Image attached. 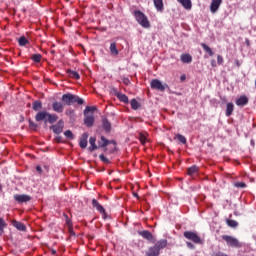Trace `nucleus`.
Returning <instances> with one entry per match:
<instances>
[{
	"mask_svg": "<svg viewBox=\"0 0 256 256\" xmlns=\"http://www.w3.org/2000/svg\"><path fill=\"white\" fill-rule=\"evenodd\" d=\"M61 101L64 103V105L68 106L74 105V103H77V105H83V103H85V100H83L81 97L71 93L63 94Z\"/></svg>",
	"mask_w": 256,
	"mask_h": 256,
	"instance_id": "1",
	"label": "nucleus"
},
{
	"mask_svg": "<svg viewBox=\"0 0 256 256\" xmlns=\"http://www.w3.org/2000/svg\"><path fill=\"white\" fill-rule=\"evenodd\" d=\"M137 23L141 25L144 29H149L151 27V23L149 22V18L145 15V13L141 12V10H135L133 13Z\"/></svg>",
	"mask_w": 256,
	"mask_h": 256,
	"instance_id": "2",
	"label": "nucleus"
},
{
	"mask_svg": "<svg viewBox=\"0 0 256 256\" xmlns=\"http://www.w3.org/2000/svg\"><path fill=\"white\" fill-rule=\"evenodd\" d=\"M93 111H95V107L91 106H86L84 110V125H86V127H93V125H95Z\"/></svg>",
	"mask_w": 256,
	"mask_h": 256,
	"instance_id": "3",
	"label": "nucleus"
},
{
	"mask_svg": "<svg viewBox=\"0 0 256 256\" xmlns=\"http://www.w3.org/2000/svg\"><path fill=\"white\" fill-rule=\"evenodd\" d=\"M222 239L227 243L228 247H233L235 249H241V247H243V244L233 236L223 235Z\"/></svg>",
	"mask_w": 256,
	"mask_h": 256,
	"instance_id": "4",
	"label": "nucleus"
},
{
	"mask_svg": "<svg viewBox=\"0 0 256 256\" xmlns=\"http://www.w3.org/2000/svg\"><path fill=\"white\" fill-rule=\"evenodd\" d=\"M183 235L185 239H188V241H192V243H195L196 245L203 244V240H201V237L199 236V234H197V232L185 231Z\"/></svg>",
	"mask_w": 256,
	"mask_h": 256,
	"instance_id": "5",
	"label": "nucleus"
},
{
	"mask_svg": "<svg viewBox=\"0 0 256 256\" xmlns=\"http://www.w3.org/2000/svg\"><path fill=\"white\" fill-rule=\"evenodd\" d=\"M150 86H151V89H156V91H161V92L165 91V89L169 87V85L161 83L159 79H153L150 82Z\"/></svg>",
	"mask_w": 256,
	"mask_h": 256,
	"instance_id": "6",
	"label": "nucleus"
},
{
	"mask_svg": "<svg viewBox=\"0 0 256 256\" xmlns=\"http://www.w3.org/2000/svg\"><path fill=\"white\" fill-rule=\"evenodd\" d=\"M14 201L17 203H29V201H31V196L27 194H16L14 195Z\"/></svg>",
	"mask_w": 256,
	"mask_h": 256,
	"instance_id": "7",
	"label": "nucleus"
},
{
	"mask_svg": "<svg viewBox=\"0 0 256 256\" xmlns=\"http://www.w3.org/2000/svg\"><path fill=\"white\" fill-rule=\"evenodd\" d=\"M138 235H140V237H143V239H146V241H150L152 243L155 242V238L153 237V234L148 230L139 231Z\"/></svg>",
	"mask_w": 256,
	"mask_h": 256,
	"instance_id": "8",
	"label": "nucleus"
},
{
	"mask_svg": "<svg viewBox=\"0 0 256 256\" xmlns=\"http://www.w3.org/2000/svg\"><path fill=\"white\" fill-rule=\"evenodd\" d=\"M52 109L55 113H63L65 111V104L59 101H55L52 103Z\"/></svg>",
	"mask_w": 256,
	"mask_h": 256,
	"instance_id": "9",
	"label": "nucleus"
},
{
	"mask_svg": "<svg viewBox=\"0 0 256 256\" xmlns=\"http://www.w3.org/2000/svg\"><path fill=\"white\" fill-rule=\"evenodd\" d=\"M63 127V120H59L56 125L51 126V129L53 130V133H55L56 135H61V133H63Z\"/></svg>",
	"mask_w": 256,
	"mask_h": 256,
	"instance_id": "10",
	"label": "nucleus"
},
{
	"mask_svg": "<svg viewBox=\"0 0 256 256\" xmlns=\"http://www.w3.org/2000/svg\"><path fill=\"white\" fill-rule=\"evenodd\" d=\"M221 3H223V0H212L210 4L211 13H217V10L221 7Z\"/></svg>",
	"mask_w": 256,
	"mask_h": 256,
	"instance_id": "11",
	"label": "nucleus"
},
{
	"mask_svg": "<svg viewBox=\"0 0 256 256\" xmlns=\"http://www.w3.org/2000/svg\"><path fill=\"white\" fill-rule=\"evenodd\" d=\"M87 139H89V133L85 132L80 137L79 145L81 149L87 148Z\"/></svg>",
	"mask_w": 256,
	"mask_h": 256,
	"instance_id": "12",
	"label": "nucleus"
},
{
	"mask_svg": "<svg viewBox=\"0 0 256 256\" xmlns=\"http://www.w3.org/2000/svg\"><path fill=\"white\" fill-rule=\"evenodd\" d=\"M47 115H48V112L39 111L35 116V121L37 122L45 121V123H47Z\"/></svg>",
	"mask_w": 256,
	"mask_h": 256,
	"instance_id": "13",
	"label": "nucleus"
},
{
	"mask_svg": "<svg viewBox=\"0 0 256 256\" xmlns=\"http://www.w3.org/2000/svg\"><path fill=\"white\" fill-rule=\"evenodd\" d=\"M167 239L159 240L155 243L154 247L158 249V252L160 253L161 249H165L167 247Z\"/></svg>",
	"mask_w": 256,
	"mask_h": 256,
	"instance_id": "14",
	"label": "nucleus"
},
{
	"mask_svg": "<svg viewBox=\"0 0 256 256\" xmlns=\"http://www.w3.org/2000/svg\"><path fill=\"white\" fill-rule=\"evenodd\" d=\"M247 103H249V98H247V96H241L240 98H238L236 100V105L238 107H245V105H247Z\"/></svg>",
	"mask_w": 256,
	"mask_h": 256,
	"instance_id": "15",
	"label": "nucleus"
},
{
	"mask_svg": "<svg viewBox=\"0 0 256 256\" xmlns=\"http://www.w3.org/2000/svg\"><path fill=\"white\" fill-rule=\"evenodd\" d=\"M13 227H15L18 231H27V226L23 224V222H19L17 220H14L12 222Z\"/></svg>",
	"mask_w": 256,
	"mask_h": 256,
	"instance_id": "16",
	"label": "nucleus"
},
{
	"mask_svg": "<svg viewBox=\"0 0 256 256\" xmlns=\"http://www.w3.org/2000/svg\"><path fill=\"white\" fill-rule=\"evenodd\" d=\"M154 7L159 13H163V9H165L163 5V0H153Z\"/></svg>",
	"mask_w": 256,
	"mask_h": 256,
	"instance_id": "17",
	"label": "nucleus"
},
{
	"mask_svg": "<svg viewBox=\"0 0 256 256\" xmlns=\"http://www.w3.org/2000/svg\"><path fill=\"white\" fill-rule=\"evenodd\" d=\"M233 111H235V105L232 102L227 103L226 105V117H231L233 115Z\"/></svg>",
	"mask_w": 256,
	"mask_h": 256,
	"instance_id": "18",
	"label": "nucleus"
},
{
	"mask_svg": "<svg viewBox=\"0 0 256 256\" xmlns=\"http://www.w3.org/2000/svg\"><path fill=\"white\" fill-rule=\"evenodd\" d=\"M160 252L155 246H151L148 248L146 252V256H159Z\"/></svg>",
	"mask_w": 256,
	"mask_h": 256,
	"instance_id": "19",
	"label": "nucleus"
},
{
	"mask_svg": "<svg viewBox=\"0 0 256 256\" xmlns=\"http://www.w3.org/2000/svg\"><path fill=\"white\" fill-rule=\"evenodd\" d=\"M110 53H111V55H113V57H117V55H119V50L117 49L116 42H112L110 44Z\"/></svg>",
	"mask_w": 256,
	"mask_h": 256,
	"instance_id": "20",
	"label": "nucleus"
},
{
	"mask_svg": "<svg viewBox=\"0 0 256 256\" xmlns=\"http://www.w3.org/2000/svg\"><path fill=\"white\" fill-rule=\"evenodd\" d=\"M67 75L71 78V79H76L79 80L81 79V76L79 75V73L77 71H73L71 69H68L66 71Z\"/></svg>",
	"mask_w": 256,
	"mask_h": 256,
	"instance_id": "21",
	"label": "nucleus"
},
{
	"mask_svg": "<svg viewBox=\"0 0 256 256\" xmlns=\"http://www.w3.org/2000/svg\"><path fill=\"white\" fill-rule=\"evenodd\" d=\"M96 141H97V138H95V137H90V139H89V143L91 145V147H89V151L91 153H93V151H96V149H98Z\"/></svg>",
	"mask_w": 256,
	"mask_h": 256,
	"instance_id": "22",
	"label": "nucleus"
},
{
	"mask_svg": "<svg viewBox=\"0 0 256 256\" xmlns=\"http://www.w3.org/2000/svg\"><path fill=\"white\" fill-rule=\"evenodd\" d=\"M92 207L97 209V211H99V213H105V208H103L101 206V204H99V202L96 199L92 200Z\"/></svg>",
	"mask_w": 256,
	"mask_h": 256,
	"instance_id": "23",
	"label": "nucleus"
},
{
	"mask_svg": "<svg viewBox=\"0 0 256 256\" xmlns=\"http://www.w3.org/2000/svg\"><path fill=\"white\" fill-rule=\"evenodd\" d=\"M102 127L104 131H106V133H109L111 131V123L109 122V120H107V118H104L102 120Z\"/></svg>",
	"mask_w": 256,
	"mask_h": 256,
	"instance_id": "24",
	"label": "nucleus"
},
{
	"mask_svg": "<svg viewBox=\"0 0 256 256\" xmlns=\"http://www.w3.org/2000/svg\"><path fill=\"white\" fill-rule=\"evenodd\" d=\"M33 111H39L43 109V103L40 100H36L32 103Z\"/></svg>",
	"mask_w": 256,
	"mask_h": 256,
	"instance_id": "25",
	"label": "nucleus"
},
{
	"mask_svg": "<svg viewBox=\"0 0 256 256\" xmlns=\"http://www.w3.org/2000/svg\"><path fill=\"white\" fill-rule=\"evenodd\" d=\"M59 119V116H57L56 114H49L48 112V115H47V121L48 123H57V120Z\"/></svg>",
	"mask_w": 256,
	"mask_h": 256,
	"instance_id": "26",
	"label": "nucleus"
},
{
	"mask_svg": "<svg viewBox=\"0 0 256 256\" xmlns=\"http://www.w3.org/2000/svg\"><path fill=\"white\" fill-rule=\"evenodd\" d=\"M180 59L182 63H191V61H193V57H191L190 54H182Z\"/></svg>",
	"mask_w": 256,
	"mask_h": 256,
	"instance_id": "27",
	"label": "nucleus"
},
{
	"mask_svg": "<svg viewBox=\"0 0 256 256\" xmlns=\"http://www.w3.org/2000/svg\"><path fill=\"white\" fill-rule=\"evenodd\" d=\"M178 3H181L182 7H184V9H191L192 4H191V0H177Z\"/></svg>",
	"mask_w": 256,
	"mask_h": 256,
	"instance_id": "28",
	"label": "nucleus"
},
{
	"mask_svg": "<svg viewBox=\"0 0 256 256\" xmlns=\"http://www.w3.org/2000/svg\"><path fill=\"white\" fill-rule=\"evenodd\" d=\"M201 47L204 49L205 53H208V55L210 57H213L214 53H213V50L211 49V47H209L207 44L205 43H202L201 44Z\"/></svg>",
	"mask_w": 256,
	"mask_h": 256,
	"instance_id": "29",
	"label": "nucleus"
},
{
	"mask_svg": "<svg viewBox=\"0 0 256 256\" xmlns=\"http://www.w3.org/2000/svg\"><path fill=\"white\" fill-rule=\"evenodd\" d=\"M116 97H118L119 101L122 103H129V97H127L125 94L117 93Z\"/></svg>",
	"mask_w": 256,
	"mask_h": 256,
	"instance_id": "30",
	"label": "nucleus"
},
{
	"mask_svg": "<svg viewBox=\"0 0 256 256\" xmlns=\"http://www.w3.org/2000/svg\"><path fill=\"white\" fill-rule=\"evenodd\" d=\"M107 145H109V140H107L105 136H101L99 141V147L103 148V147H107Z\"/></svg>",
	"mask_w": 256,
	"mask_h": 256,
	"instance_id": "31",
	"label": "nucleus"
},
{
	"mask_svg": "<svg viewBox=\"0 0 256 256\" xmlns=\"http://www.w3.org/2000/svg\"><path fill=\"white\" fill-rule=\"evenodd\" d=\"M18 43L20 47H25V45L29 44V40L25 36H22L18 39Z\"/></svg>",
	"mask_w": 256,
	"mask_h": 256,
	"instance_id": "32",
	"label": "nucleus"
},
{
	"mask_svg": "<svg viewBox=\"0 0 256 256\" xmlns=\"http://www.w3.org/2000/svg\"><path fill=\"white\" fill-rule=\"evenodd\" d=\"M199 171V168L197 166H191L190 168H188L187 170V174L188 175H195V173H197Z\"/></svg>",
	"mask_w": 256,
	"mask_h": 256,
	"instance_id": "33",
	"label": "nucleus"
},
{
	"mask_svg": "<svg viewBox=\"0 0 256 256\" xmlns=\"http://www.w3.org/2000/svg\"><path fill=\"white\" fill-rule=\"evenodd\" d=\"M31 59L34 63H41V59H43V56L41 54H34L32 55Z\"/></svg>",
	"mask_w": 256,
	"mask_h": 256,
	"instance_id": "34",
	"label": "nucleus"
},
{
	"mask_svg": "<svg viewBox=\"0 0 256 256\" xmlns=\"http://www.w3.org/2000/svg\"><path fill=\"white\" fill-rule=\"evenodd\" d=\"M130 105H131L132 109H134V111H137V109H139V107H141V104H139L136 99H132L130 102Z\"/></svg>",
	"mask_w": 256,
	"mask_h": 256,
	"instance_id": "35",
	"label": "nucleus"
},
{
	"mask_svg": "<svg viewBox=\"0 0 256 256\" xmlns=\"http://www.w3.org/2000/svg\"><path fill=\"white\" fill-rule=\"evenodd\" d=\"M176 139H178V141L182 143V145H187V138H185V136L177 134Z\"/></svg>",
	"mask_w": 256,
	"mask_h": 256,
	"instance_id": "36",
	"label": "nucleus"
},
{
	"mask_svg": "<svg viewBox=\"0 0 256 256\" xmlns=\"http://www.w3.org/2000/svg\"><path fill=\"white\" fill-rule=\"evenodd\" d=\"M226 224L228 225V227H232L233 229H235V227H237V225H239V223H237V221L231 220V219H227Z\"/></svg>",
	"mask_w": 256,
	"mask_h": 256,
	"instance_id": "37",
	"label": "nucleus"
},
{
	"mask_svg": "<svg viewBox=\"0 0 256 256\" xmlns=\"http://www.w3.org/2000/svg\"><path fill=\"white\" fill-rule=\"evenodd\" d=\"M138 139L142 145H145V143H147V136H145V134L143 133H139Z\"/></svg>",
	"mask_w": 256,
	"mask_h": 256,
	"instance_id": "38",
	"label": "nucleus"
},
{
	"mask_svg": "<svg viewBox=\"0 0 256 256\" xmlns=\"http://www.w3.org/2000/svg\"><path fill=\"white\" fill-rule=\"evenodd\" d=\"M5 227H7V223L3 218H0V233L4 232Z\"/></svg>",
	"mask_w": 256,
	"mask_h": 256,
	"instance_id": "39",
	"label": "nucleus"
},
{
	"mask_svg": "<svg viewBox=\"0 0 256 256\" xmlns=\"http://www.w3.org/2000/svg\"><path fill=\"white\" fill-rule=\"evenodd\" d=\"M64 135L65 137H67V139H71V140L75 139V136L73 135V132H71V130H66L64 132Z\"/></svg>",
	"mask_w": 256,
	"mask_h": 256,
	"instance_id": "40",
	"label": "nucleus"
},
{
	"mask_svg": "<svg viewBox=\"0 0 256 256\" xmlns=\"http://www.w3.org/2000/svg\"><path fill=\"white\" fill-rule=\"evenodd\" d=\"M99 159H100V161H102L103 163H106L107 165H109V163H111L109 158L105 157V155H103V154L99 155Z\"/></svg>",
	"mask_w": 256,
	"mask_h": 256,
	"instance_id": "41",
	"label": "nucleus"
},
{
	"mask_svg": "<svg viewBox=\"0 0 256 256\" xmlns=\"http://www.w3.org/2000/svg\"><path fill=\"white\" fill-rule=\"evenodd\" d=\"M64 217L66 219V225H68V229H72L73 222H71V219H69V216L67 214H64Z\"/></svg>",
	"mask_w": 256,
	"mask_h": 256,
	"instance_id": "42",
	"label": "nucleus"
},
{
	"mask_svg": "<svg viewBox=\"0 0 256 256\" xmlns=\"http://www.w3.org/2000/svg\"><path fill=\"white\" fill-rule=\"evenodd\" d=\"M234 186L238 189H245V187H247V184H245V182H236Z\"/></svg>",
	"mask_w": 256,
	"mask_h": 256,
	"instance_id": "43",
	"label": "nucleus"
},
{
	"mask_svg": "<svg viewBox=\"0 0 256 256\" xmlns=\"http://www.w3.org/2000/svg\"><path fill=\"white\" fill-rule=\"evenodd\" d=\"M28 123H29L30 129H34V130L37 129L38 125L35 122H33V120H29Z\"/></svg>",
	"mask_w": 256,
	"mask_h": 256,
	"instance_id": "44",
	"label": "nucleus"
},
{
	"mask_svg": "<svg viewBox=\"0 0 256 256\" xmlns=\"http://www.w3.org/2000/svg\"><path fill=\"white\" fill-rule=\"evenodd\" d=\"M217 63H218V65H223V56H221V55L217 56Z\"/></svg>",
	"mask_w": 256,
	"mask_h": 256,
	"instance_id": "45",
	"label": "nucleus"
},
{
	"mask_svg": "<svg viewBox=\"0 0 256 256\" xmlns=\"http://www.w3.org/2000/svg\"><path fill=\"white\" fill-rule=\"evenodd\" d=\"M186 245L188 249H195V245L191 242H186Z\"/></svg>",
	"mask_w": 256,
	"mask_h": 256,
	"instance_id": "46",
	"label": "nucleus"
},
{
	"mask_svg": "<svg viewBox=\"0 0 256 256\" xmlns=\"http://www.w3.org/2000/svg\"><path fill=\"white\" fill-rule=\"evenodd\" d=\"M73 113H75V111H73L72 109L66 110V115H71Z\"/></svg>",
	"mask_w": 256,
	"mask_h": 256,
	"instance_id": "47",
	"label": "nucleus"
},
{
	"mask_svg": "<svg viewBox=\"0 0 256 256\" xmlns=\"http://www.w3.org/2000/svg\"><path fill=\"white\" fill-rule=\"evenodd\" d=\"M36 171L39 173H43V169L41 168V166H36Z\"/></svg>",
	"mask_w": 256,
	"mask_h": 256,
	"instance_id": "48",
	"label": "nucleus"
},
{
	"mask_svg": "<svg viewBox=\"0 0 256 256\" xmlns=\"http://www.w3.org/2000/svg\"><path fill=\"white\" fill-rule=\"evenodd\" d=\"M212 67H217V62L215 60H211Z\"/></svg>",
	"mask_w": 256,
	"mask_h": 256,
	"instance_id": "49",
	"label": "nucleus"
},
{
	"mask_svg": "<svg viewBox=\"0 0 256 256\" xmlns=\"http://www.w3.org/2000/svg\"><path fill=\"white\" fill-rule=\"evenodd\" d=\"M245 44L247 45V47H250L251 42L249 41V39H246V40H245Z\"/></svg>",
	"mask_w": 256,
	"mask_h": 256,
	"instance_id": "50",
	"label": "nucleus"
},
{
	"mask_svg": "<svg viewBox=\"0 0 256 256\" xmlns=\"http://www.w3.org/2000/svg\"><path fill=\"white\" fill-rule=\"evenodd\" d=\"M69 230V233L71 234V235H75V231H73V226H72V229H68Z\"/></svg>",
	"mask_w": 256,
	"mask_h": 256,
	"instance_id": "51",
	"label": "nucleus"
},
{
	"mask_svg": "<svg viewBox=\"0 0 256 256\" xmlns=\"http://www.w3.org/2000/svg\"><path fill=\"white\" fill-rule=\"evenodd\" d=\"M185 79H187V76H185V75H182V76L180 77V80H181V81H185Z\"/></svg>",
	"mask_w": 256,
	"mask_h": 256,
	"instance_id": "52",
	"label": "nucleus"
},
{
	"mask_svg": "<svg viewBox=\"0 0 256 256\" xmlns=\"http://www.w3.org/2000/svg\"><path fill=\"white\" fill-rule=\"evenodd\" d=\"M236 65L237 67H241V63L239 62V60H236Z\"/></svg>",
	"mask_w": 256,
	"mask_h": 256,
	"instance_id": "53",
	"label": "nucleus"
},
{
	"mask_svg": "<svg viewBox=\"0 0 256 256\" xmlns=\"http://www.w3.org/2000/svg\"><path fill=\"white\" fill-rule=\"evenodd\" d=\"M125 85H129V79H124Z\"/></svg>",
	"mask_w": 256,
	"mask_h": 256,
	"instance_id": "54",
	"label": "nucleus"
},
{
	"mask_svg": "<svg viewBox=\"0 0 256 256\" xmlns=\"http://www.w3.org/2000/svg\"><path fill=\"white\" fill-rule=\"evenodd\" d=\"M52 255H57V250H51Z\"/></svg>",
	"mask_w": 256,
	"mask_h": 256,
	"instance_id": "55",
	"label": "nucleus"
},
{
	"mask_svg": "<svg viewBox=\"0 0 256 256\" xmlns=\"http://www.w3.org/2000/svg\"><path fill=\"white\" fill-rule=\"evenodd\" d=\"M58 143H61V137L57 138Z\"/></svg>",
	"mask_w": 256,
	"mask_h": 256,
	"instance_id": "56",
	"label": "nucleus"
}]
</instances>
